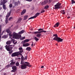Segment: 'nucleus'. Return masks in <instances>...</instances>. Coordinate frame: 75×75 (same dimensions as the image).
Wrapping results in <instances>:
<instances>
[{"label":"nucleus","mask_w":75,"mask_h":75,"mask_svg":"<svg viewBox=\"0 0 75 75\" xmlns=\"http://www.w3.org/2000/svg\"><path fill=\"white\" fill-rule=\"evenodd\" d=\"M21 59L20 67H21V68L22 69H26L27 67H31V65H30L29 63L27 62H23L24 57L23 56L22 57Z\"/></svg>","instance_id":"nucleus-1"},{"label":"nucleus","mask_w":75,"mask_h":75,"mask_svg":"<svg viewBox=\"0 0 75 75\" xmlns=\"http://www.w3.org/2000/svg\"><path fill=\"white\" fill-rule=\"evenodd\" d=\"M13 38L15 39H19L20 38L21 40H23L25 39V37H21V35H18V34L14 32L13 33Z\"/></svg>","instance_id":"nucleus-2"},{"label":"nucleus","mask_w":75,"mask_h":75,"mask_svg":"<svg viewBox=\"0 0 75 75\" xmlns=\"http://www.w3.org/2000/svg\"><path fill=\"white\" fill-rule=\"evenodd\" d=\"M12 46H13L12 45H7L5 46V48L6 50H7L8 51H9V53L10 54L13 52V50L11 51V50L13 49V47H12Z\"/></svg>","instance_id":"nucleus-3"},{"label":"nucleus","mask_w":75,"mask_h":75,"mask_svg":"<svg viewBox=\"0 0 75 75\" xmlns=\"http://www.w3.org/2000/svg\"><path fill=\"white\" fill-rule=\"evenodd\" d=\"M19 52H16L12 53L11 54V57H17L19 55Z\"/></svg>","instance_id":"nucleus-4"},{"label":"nucleus","mask_w":75,"mask_h":75,"mask_svg":"<svg viewBox=\"0 0 75 75\" xmlns=\"http://www.w3.org/2000/svg\"><path fill=\"white\" fill-rule=\"evenodd\" d=\"M56 38L55 40L57 41L58 42H62L63 41V39L61 38H60L57 37V38Z\"/></svg>","instance_id":"nucleus-5"},{"label":"nucleus","mask_w":75,"mask_h":75,"mask_svg":"<svg viewBox=\"0 0 75 75\" xmlns=\"http://www.w3.org/2000/svg\"><path fill=\"white\" fill-rule=\"evenodd\" d=\"M39 15H40V13H37L35 14V16L30 17V18H28V20L33 19V18H36V17H37V16H38Z\"/></svg>","instance_id":"nucleus-6"},{"label":"nucleus","mask_w":75,"mask_h":75,"mask_svg":"<svg viewBox=\"0 0 75 75\" xmlns=\"http://www.w3.org/2000/svg\"><path fill=\"white\" fill-rule=\"evenodd\" d=\"M12 70L11 71V72H15L17 71V67L14 66L12 67Z\"/></svg>","instance_id":"nucleus-7"},{"label":"nucleus","mask_w":75,"mask_h":75,"mask_svg":"<svg viewBox=\"0 0 75 75\" xmlns=\"http://www.w3.org/2000/svg\"><path fill=\"white\" fill-rule=\"evenodd\" d=\"M7 1L6 0H3V1L1 0L0 3L1 6L5 5L6 3H7Z\"/></svg>","instance_id":"nucleus-8"},{"label":"nucleus","mask_w":75,"mask_h":75,"mask_svg":"<svg viewBox=\"0 0 75 75\" xmlns=\"http://www.w3.org/2000/svg\"><path fill=\"white\" fill-rule=\"evenodd\" d=\"M44 30V28H43V29L40 28L38 29V31H40V33L42 32L43 33H46V32H47L46 31L42 30Z\"/></svg>","instance_id":"nucleus-9"},{"label":"nucleus","mask_w":75,"mask_h":75,"mask_svg":"<svg viewBox=\"0 0 75 75\" xmlns=\"http://www.w3.org/2000/svg\"><path fill=\"white\" fill-rule=\"evenodd\" d=\"M18 49L19 50V52H20V53H22L23 52V49L22 47H19Z\"/></svg>","instance_id":"nucleus-10"},{"label":"nucleus","mask_w":75,"mask_h":75,"mask_svg":"<svg viewBox=\"0 0 75 75\" xmlns=\"http://www.w3.org/2000/svg\"><path fill=\"white\" fill-rule=\"evenodd\" d=\"M53 36L54 37H54V38L53 39V40H55L56 39H57V38H58V35H57V34H54L53 35Z\"/></svg>","instance_id":"nucleus-11"},{"label":"nucleus","mask_w":75,"mask_h":75,"mask_svg":"<svg viewBox=\"0 0 75 75\" xmlns=\"http://www.w3.org/2000/svg\"><path fill=\"white\" fill-rule=\"evenodd\" d=\"M61 5V3H57V4L56 5H54V8H56V7H59V6H60Z\"/></svg>","instance_id":"nucleus-12"},{"label":"nucleus","mask_w":75,"mask_h":75,"mask_svg":"<svg viewBox=\"0 0 75 75\" xmlns=\"http://www.w3.org/2000/svg\"><path fill=\"white\" fill-rule=\"evenodd\" d=\"M11 41H13V43L14 44H17V42L16 41V40H14V39H13L12 38H11Z\"/></svg>","instance_id":"nucleus-13"},{"label":"nucleus","mask_w":75,"mask_h":75,"mask_svg":"<svg viewBox=\"0 0 75 75\" xmlns=\"http://www.w3.org/2000/svg\"><path fill=\"white\" fill-rule=\"evenodd\" d=\"M11 11H10L9 13H8L6 16V18H8V17L9 16H10V14H11Z\"/></svg>","instance_id":"nucleus-14"},{"label":"nucleus","mask_w":75,"mask_h":75,"mask_svg":"<svg viewBox=\"0 0 75 75\" xmlns=\"http://www.w3.org/2000/svg\"><path fill=\"white\" fill-rule=\"evenodd\" d=\"M26 12V10L24 9L23 10L22 12L21 13V15H23Z\"/></svg>","instance_id":"nucleus-15"},{"label":"nucleus","mask_w":75,"mask_h":75,"mask_svg":"<svg viewBox=\"0 0 75 75\" xmlns=\"http://www.w3.org/2000/svg\"><path fill=\"white\" fill-rule=\"evenodd\" d=\"M10 67H12V65L8 64L6 66L5 68H6V69H7V68H10Z\"/></svg>","instance_id":"nucleus-16"},{"label":"nucleus","mask_w":75,"mask_h":75,"mask_svg":"<svg viewBox=\"0 0 75 75\" xmlns=\"http://www.w3.org/2000/svg\"><path fill=\"white\" fill-rule=\"evenodd\" d=\"M59 23L58 22H57L54 26V27H58L59 26Z\"/></svg>","instance_id":"nucleus-17"},{"label":"nucleus","mask_w":75,"mask_h":75,"mask_svg":"<svg viewBox=\"0 0 75 75\" xmlns=\"http://www.w3.org/2000/svg\"><path fill=\"white\" fill-rule=\"evenodd\" d=\"M30 45L28 43H26V44H23V47H28V46H29Z\"/></svg>","instance_id":"nucleus-18"},{"label":"nucleus","mask_w":75,"mask_h":75,"mask_svg":"<svg viewBox=\"0 0 75 75\" xmlns=\"http://www.w3.org/2000/svg\"><path fill=\"white\" fill-rule=\"evenodd\" d=\"M18 4H20V2L19 1H18V2H16L15 3V6H18Z\"/></svg>","instance_id":"nucleus-19"},{"label":"nucleus","mask_w":75,"mask_h":75,"mask_svg":"<svg viewBox=\"0 0 75 75\" xmlns=\"http://www.w3.org/2000/svg\"><path fill=\"white\" fill-rule=\"evenodd\" d=\"M31 47H28L26 48V50H27V51H31Z\"/></svg>","instance_id":"nucleus-20"},{"label":"nucleus","mask_w":75,"mask_h":75,"mask_svg":"<svg viewBox=\"0 0 75 75\" xmlns=\"http://www.w3.org/2000/svg\"><path fill=\"white\" fill-rule=\"evenodd\" d=\"M2 5V7L4 10H6V5L5 4Z\"/></svg>","instance_id":"nucleus-21"},{"label":"nucleus","mask_w":75,"mask_h":75,"mask_svg":"<svg viewBox=\"0 0 75 75\" xmlns=\"http://www.w3.org/2000/svg\"><path fill=\"white\" fill-rule=\"evenodd\" d=\"M40 33H41L40 31H36L34 32V34H40Z\"/></svg>","instance_id":"nucleus-22"},{"label":"nucleus","mask_w":75,"mask_h":75,"mask_svg":"<svg viewBox=\"0 0 75 75\" xmlns=\"http://www.w3.org/2000/svg\"><path fill=\"white\" fill-rule=\"evenodd\" d=\"M11 41L9 40L6 42V44L7 45H9V44H11Z\"/></svg>","instance_id":"nucleus-23"},{"label":"nucleus","mask_w":75,"mask_h":75,"mask_svg":"<svg viewBox=\"0 0 75 75\" xmlns=\"http://www.w3.org/2000/svg\"><path fill=\"white\" fill-rule=\"evenodd\" d=\"M21 20H22V19L21 18H20L18 19V21H17V23H20V22H21Z\"/></svg>","instance_id":"nucleus-24"},{"label":"nucleus","mask_w":75,"mask_h":75,"mask_svg":"<svg viewBox=\"0 0 75 75\" xmlns=\"http://www.w3.org/2000/svg\"><path fill=\"white\" fill-rule=\"evenodd\" d=\"M29 41V40L28 39H26L23 41V42L25 43V42H27Z\"/></svg>","instance_id":"nucleus-25"},{"label":"nucleus","mask_w":75,"mask_h":75,"mask_svg":"<svg viewBox=\"0 0 75 75\" xmlns=\"http://www.w3.org/2000/svg\"><path fill=\"white\" fill-rule=\"evenodd\" d=\"M61 13L62 14H65V10H64L61 11Z\"/></svg>","instance_id":"nucleus-26"},{"label":"nucleus","mask_w":75,"mask_h":75,"mask_svg":"<svg viewBox=\"0 0 75 75\" xmlns=\"http://www.w3.org/2000/svg\"><path fill=\"white\" fill-rule=\"evenodd\" d=\"M23 33H24V30H22L18 33L19 34H23Z\"/></svg>","instance_id":"nucleus-27"},{"label":"nucleus","mask_w":75,"mask_h":75,"mask_svg":"<svg viewBox=\"0 0 75 75\" xmlns=\"http://www.w3.org/2000/svg\"><path fill=\"white\" fill-rule=\"evenodd\" d=\"M28 16H24V18L23 19L24 20H25L27 19L28 18Z\"/></svg>","instance_id":"nucleus-28"},{"label":"nucleus","mask_w":75,"mask_h":75,"mask_svg":"<svg viewBox=\"0 0 75 75\" xmlns=\"http://www.w3.org/2000/svg\"><path fill=\"white\" fill-rule=\"evenodd\" d=\"M41 35V34L40 33H39L36 35V37H38V38H39Z\"/></svg>","instance_id":"nucleus-29"},{"label":"nucleus","mask_w":75,"mask_h":75,"mask_svg":"<svg viewBox=\"0 0 75 75\" xmlns=\"http://www.w3.org/2000/svg\"><path fill=\"white\" fill-rule=\"evenodd\" d=\"M19 63L18 62H17L16 63V66L17 67H19Z\"/></svg>","instance_id":"nucleus-30"},{"label":"nucleus","mask_w":75,"mask_h":75,"mask_svg":"<svg viewBox=\"0 0 75 75\" xmlns=\"http://www.w3.org/2000/svg\"><path fill=\"white\" fill-rule=\"evenodd\" d=\"M15 63L16 62H11L10 64V65H14V64H15Z\"/></svg>","instance_id":"nucleus-31"},{"label":"nucleus","mask_w":75,"mask_h":75,"mask_svg":"<svg viewBox=\"0 0 75 75\" xmlns=\"http://www.w3.org/2000/svg\"><path fill=\"white\" fill-rule=\"evenodd\" d=\"M8 18H6V20H5V23H6V24H7V23H8Z\"/></svg>","instance_id":"nucleus-32"},{"label":"nucleus","mask_w":75,"mask_h":75,"mask_svg":"<svg viewBox=\"0 0 75 75\" xmlns=\"http://www.w3.org/2000/svg\"><path fill=\"white\" fill-rule=\"evenodd\" d=\"M10 29L9 28H8L6 30V32L7 33H10Z\"/></svg>","instance_id":"nucleus-33"},{"label":"nucleus","mask_w":75,"mask_h":75,"mask_svg":"<svg viewBox=\"0 0 75 75\" xmlns=\"http://www.w3.org/2000/svg\"><path fill=\"white\" fill-rule=\"evenodd\" d=\"M34 39L36 41H38L39 40V39L37 38L36 37H35L34 38Z\"/></svg>","instance_id":"nucleus-34"},{"label":"nucleus","mask_w":75,"mask_h":75,"mask_svg":"<svg viewBox=\"0 0 75 75\" xmlns=\"http://www.w3.org/2000/svg\"><path fill=\"white\" fill-rule=\"evenodd\" d=\"M48 3V0H46L44 1V4H46V3Z\"/></svg>","instance_id":"nucleus-35"},{"label":"nucleus","mask_w":75,"mask_h":75,"mask_svg":"<svg viewBox=\"0 0 75 75\" xmlns=\"http://www.w3.org/2000/svg\"><path fill=\"white\" fill-rule=\"evenodd\" d=\"M48 8H49V7L48 5H47L46 6H45L44 8L45 9H47Z\"/></svg>","instance_id":"nucleus-36"},{"label":"nucleus","mask_w":75,"mask_h":75,"mask_svg":"<svg viewBox=\"0 0 75 75\" xmlns=\"http://www.w3.org/2000/svg\"><path fill=\"white\" fill-rule=\"evenodd\" d=\"M9 6L10 8H11V7H13V4H9Z\"/></svg>","instance_id":"nucleus-37"},{"label":"nucleus","mask_w":75,"mask_h":75,"mask_svg":"<svg viewBox=\"0 0 75 75\" xmlns=\"http://www.w3.org/2000/svg\"><path fill=\"white\" fill-rule=\"evenodd\" d=\"M71 4H72L75 3V1H74V0H71Z\"/></svg>","instance_id":"nucleus-38"},{"label":"nucleus","mask_w":75,"mask_h":75,"mask_svg":"<svg viewBox=\"0 0 75 75\" xmlns=\"http://www.w3.org/2000/svg\"><path fill=\"white\" fill-rule=\"evenodd\" d=\"M61 8V7L59 6V7H57L56 6V8H54V9H57V8Z\"/></svg>","instance_id":"nucleus-39"},{"label":"nucleus","mask_w":75,"mask_h":75,"mask_svg":"<svg viewBox=\"0 0 75 75\" xmlns=\"http://www.w3.org/2000/svg\"><path fill=\"white\" fill-rule=\"evenodd\" d=\"M10 37H12L13 36V35L11 34V33H10L9 34Z\"/></svg>","instance_id":"nucleus-40"},{"label":"nucleus","mask_w":75,"mask_h":75,"mask_svg":"<svg viewBox=\"0 0 75 75\" xmlns=\"http://www.w3.org/2000/svg\"><path fill=\"white\" fill-rule=\"evenodd\" d=\"M13 19V17H11L9 18V21H10L11 20V19Z\"/></svg>","instance_id":"nucleus-41"},{"label":"nucleus","mask_w":75,"mask_h":75,"mask_svg":"<svg viewBox=\"0 0 75 75\" xmlns=\"http://www.w3.org/2000/svg\"><path fill=\"white\" fill-rule=\"evenodd\" d=\"M3 38H6V36L4 35V36H2Z\"/></svg>","instance_id":"nucleus-42"},{"label":"nucleus","mask_w":75,"mask_h":75,"mask_svg":"<svg viewBox=\"0 0 75 75\" xmlns=\"http://www.w3.org/2000/svg\"><path fill=\"white\" fill-rule=\"evenodd\" d=\"M6 31L5 30H4L2 32V34H3V33H6Z\"/></svg>","instance_id":"nucleus-43"},{"label":"nucleus","mask_w":75,"mask_h":75,"mask_svg":"<svg viewBox=\"0 0 75 75\" xmlns=\"http://www.w3.org/2000/svg\"><path fill=\"white\" fill-rule=\"evenodd\" d=\"M44 12H45V11L44 10H42L41 12V13H44Z\"/></svg>","instance_id":"nucleus-44"},{"label":"nucleus","mask_w":75,"mask_h":75,"mask_svg":"<svg viewBox=\"0 0 75 75\" xmlns=\"http://www.w3.org/2000/svg\"><path fill=\"white\" fill-rule=\"evenodd\" d=\"M26 1H31L32 0H25Z\"/></svg>","instance_id":"nucleus-45"},{"label":"nucleus","mask_w":75,"mask_h":75,"mask_svg":"<svg viewBox=\"0 0 75 75\" xmlns=\"http://www.w3.org/2000/svg\"><path fill=\"white\" fill-rule=\"evenodd\" d=\"M13 61H14V60H13V59H12V60H11L10 62H13Z\"/></svg>","instance_id":"nucleus-46"},{"label":"nucleus","mask_w":75,"mask_h":75,"mask_svg":"<svg viewBox=\"0 0 75 75\" xmlns=\"http://www.w3.org/2000/svg\"><path fill=\"white\" fill-rule=\"evenodd\" d=\"M51 1V0H49V3H50Z\"/></svg>","instance_id":"nucleus-47"},{"label":"nucleus","mask_w":75,"mask_h":75,"mask_svg":"<svg viewBox=\"0 0 75 75\" xmlns=\"http://www.w3.org/2000/svg\"><path fill=\"white\" fill-rule=\"evenodd\" d=\"M0 30H1V25H0Z\"/></svg>","instance_id":"nucleus-48"},{"label":"nucleus","mask_w":75,"mask_h":75,"mask_svg":"<svg viewBox=\"0 0 75 75\" xmlns=\"http://www.w3.org/2000/svg\"><path fill=\"white\" fill-rule=\"evenodd\" d=\"M34 43L33 42H32V44H31V46L32 47H33V43Z\"/></svg>","instance_id":"nucleus-49"},{"label":"nucleus","mask_w":75,"mask_h":75,"mask_svg":"<svg viewBox=\"0 0 75 75\" xmlns=\"http://www.w3.org/2000/svg\"><path fill=\"white\" fill-rule=\"evenodd\" d=\"M1 29H0V34H1Z\"/></svg>","instance_id":"nucleus-50"},{"label":"nucleus","mask_w":75,"mask_h":75,"mask_svg":"<svg viewBox=\"0 0 75 75\" xmlns=\"http://www.w3.org/2000/svg\"><path fill=\"white\" fill-rule=\"evenodd\" d=\"M71 18V17H69V16H68L67 17V18L69 19V18Z\"/></svg>","instance_id":"nucleus-51"},{"label":"nucleus","mask_w":75,"mask_h":75,"mask_svg":"<svg viewBox=\"0 0 75 75\" xmlns=\"http://www.w3.org/2000/svg\"><path fill=\"white\" fill-rule=\"evenodd\" d=\"M44 67V66H42L41 67V68H43Z\"/></svg>","instance_id":"nucleus-52"},{"label":"nucleus","mask_w":75,"mask_h":75,"mask_svg":"<svg viewBox=\"0 0 75 75\" xmlns=\"http://www.w3.org/2000/svg\"><path fill=\"white\" fill-rule=\"evenodd\" d=\"M42 6H44V3H42Z\"/></svg>","instance_id":"nucleus-53"},{"label":"nucleus","mask_w":75,"mask_h":75,"mask_svg":"<svg viewBox=\"0 0 75 75\" xmlns=\"http://www.w3.org/2000/svg\"><path fill=\"white\" fill-rule=\"evenodd\" d=\"M1 9H2V8L1 7L0 8V11H1Z\"/></svg>","instance_id":"nucleus-54"},{"label":"nucleus","mask_w":75,"mask_h":75,"mask_svg":"<svg viewBox=\"0 0 75 75\" xmlns=\"http://www.w3.org/2000/svg\"><path fill=\"white\" fill-rule=\"evenodd\" d=\"M1 35H0V40H1Z\"/></svg>","instance_id":"nucleus-55"},{"label":"nucleus","mask_w":75,"mask_h":75,"mask_svg":"<svg viewBox=\"0 0 75 75\" xmlns=\"http://www.w3.org/2000/svg\"><path fill=\"white\" fill-rule=\"evenodd\" d=\"M4 75H6V73H4Z\"/></svg>","instance_id":"nucleus-56"},{"label":"nucleus","mask_w":75,"mask_h":75,"mask_svg":"<svg viewBox=\"0 0 75 75\" xmlns=\"http://www.w3.org/2000/svg\"><path fill=\"white\" fill-rule=\"evenodd\" d=\"M2 47H1V48H0V50H2Z\"/></svg>","instance_id":"nucleus-57"},{"label":"nucleus","mask_w":75,"mask_h":75,"mask_svg":"<svg viewBox=\"0 0 75 75\" xmlns=\"http://www.w3.org/2000/svg\"><path fill=\"white\" fill-rule=\"evenodd\" d=\"M25 59H27V57H25Z\"/></svg>","instance_id":"nucleus-58"},{"label":"nucleus","mask_w":75,"mask_h":75,"mask_svg":"<svg viewBox=\"0 0 75 75\" xmlns=\"http://www.w3.org/2000/svg\"><path fill=\"white\" fill-rule=\"evenodd\" d=\"M74 28H75V26L74 27Z\"/></svg>","instance_id":"nucleus-59"},{"label":"nucleus","mask_w":75,"mask_h":75,"mask_svg":"<svg viewBox=\"0 0 75 75\" xmlns=\"http://www.w3.org/2000/svg\"><path fill=\"white\" fill-rule=\"evenodd\" d=\"M56 45H58V44H56Z\"/></svg>","instance_id":"nucleus-60"},{"label":"nucleus","mask_w":75,"mask_h":75,"mask_svg":"<svg viewBox=\"0 0 75 75\" xmlns=\"http://www.w3.org/2000/svg\"><path fill=\"white\" fill-rule=\"evenodd\" d=\"M1 46V45H0V48Z\"/></svg>","instance_id":"nucleus-61"}]
</instances>
